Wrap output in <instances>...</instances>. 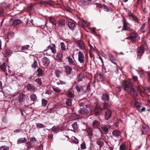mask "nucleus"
Listing matches in <instances>:
<instances>
[{
	"mask_svg": "<svg viewBox=\"0 0 150 150\" xmlns=\"http://www.w3.org/2000/svg\"><path fill=\"white\" fill-rule=\"evenodd\" d=\"M112 115L111 111L110 110H108L105 112V118L106 120H108L111 117Z\"/></svg>",
	"mask_w": 150,
	"mask_h": 150,
	"instance_id": "14",
	"label": "nucleus"
},
{
	"mask_svg": "<svg viewBox=\"0 0 150 150\" xmlns=\"http://www.w3.org/2000/svg\"><path fill=\"white\" fill-rule=\"evenodd\" d=\"M55 74L57 77L60 76V74H61V71L58 70H56L55 72Z\"/></svg>",
	"mask_w": 150,
	"mask_h": 150,
	"instance_id": "47",
	"label": "nucleus"
},
{
	"mask_svg": "<svg viewBox=\"0 0 150 150\" xmlns=\"http://www.w3.org/2000/svg\"><path fill=\"white\" fill-rule=\"evenodd\" d=\"M148 130V128L147 126H143L142 132L143 134H145Z\"/></svg>",
	"mask_w": 150,
	"mask_h": 150,
	"instance_id": "32",
	"label": "nucleus"
},
{
	"mask_svg": "<svg viewBox=\"0 0 150 150\" xmlns=\"http://www.w3.org/2000/svg\"><path fill=\"white\" fill-rule=\"evenodd\" d=\"M64 68L67 75H69L71 73L72 68L69 66H66Z\"/></svg>",
	"mask_w": 150,
	"mask_h": 150,
	"instance_id": "17",
	"label": "nucleus"
},
{
	"mask_svg": "<svg viewBox=\"0 0 150 150\" xmlns=\"http://www.w3.org/2000/svg\"><path fill=\"white\" fill-rule=\"evenodd\" d=\"M129 35V37L126 38V39H128L129 38H130L131 40L133 43L137 42L140 40V37L135 32H134L131 33H130Z\"/></svg>",
	"mask_w": 150,
	"mask_h": 150,
	"instance_id": "2",
	"label": "nucleus"
},
{
	"mask_svg": "<svg viewBox=\"0 0 150 150\" xmlns=\"http://www.w3.org/2000/svg\"><path fill=\"white\" fill-rule=\"evenodd\" d=\"M52 88L54 91L57 93H59L61 91V90L59 88L57 87H56L54 86H53Z\"/></svg>",
	"mask_w": 150,
	"mask_h": 150,
	"instance_id": "42",
	"label": "nucleus"
},
{
	"mask_svg": "<svg viewBox=\"0 0 150 150\" xmlns=\"http://www.w3.org/2000/svg\"><path fill=\"white\" fill-rule=\"evenodd\" d=\"M115 90L117 92H119L121 91V87L120 86H117L115 88Z\"/></svg>",
	"mask_w": 150,
	"mask_h": 150,
	"instance_id": "56",
	"label": "nucleus"
},
{
	"mask_svg": "<svg viewBox=\"0 0 150 150\" xmlns=\"http://www.w3.org/2000/svg\"><path fill=\"white\" fill-rule=\"evenodd\" d=\"M41 61L43 65L45 67L48 66L50 62V59L46 57L42 58Z\"/></svg>",
	"mask_w": 150,
	"mask_h": 150,
	"instance_id": "5",
	"label": "nucleus"
},
{
	"mask_svg": "<svg viewBox=\"0 0 150 150\" xmlns=\"http://www.w3.org/2000/svg\"><path fill=\"white\" fill-rule=\"evenodd\" d=\"M35 82L40 85L42 84V81L40 78L36 79L35 80Z\"/></svg>",
	"mask_w": 150,
	"mask_h": 150,
	"instance_id": "50",
	"label": "nucleus"
},
{
	"mask_svg": "<svg viewBox=\"0 0 150 150\" xmlns=\"http://www.w3.org/2000/svg\"><path fill=\"white\" fill-rule=\"evenodd\" d=\"M6 65L5 63H3L1 66V69L3 71H6Z\"/></svg>",
	"mask_w": 150,
	"mask_h": 150,
	"instance_id": "45",
	"label": "nucleus"
},
{
	"mask_svg": "<svg viewBox=\"0 0 150 150\" xmlns=\"http://www.w3.org/2000/svg\"><path fill=\"white\" fill-rule=\"evenodd\" d=\"M26 141V139L25 138H21L18 140L17 143L19 144L23 143L25 142Z\"/></svg>",
	"mask_w": 150,
	"mask_h": 150,
	"instance_id": "29",
	"label": "nucleus"
},
{
	"mask_svg": "<svg viewBox=\"0 0 150 150\" xmlns=\"http://www.w3.org/2000/svg\"><path fill=\"white\" fill-rule=\"evenodd\" d=\"M10 23H11L12 25L16 26L21 24V21L18 19H16L13 20H11Z\"/></svg>",
	"mask_w": 150,
	"mask_h": 150,
	"instance_id": "12",
	"label": "nucleus"
},
{
	"mask_svg": "<svg viewBox=\"0 0 150 150\" xmlns=\"http://www.w3.org/2000/svg\"><path fill=\"white\" fill-rule=\"evenodd\" d=\"M122 85L125 91L130 93L134 98H135L137 95L136 92L129 82L123 80L122 82Z\"/></svg>",
	"mask_w": 150,
	"mask_h": 150,
	"instance_id": "1",
	"label": "nucleus"
},
{
	"mask_svg": "<svg viewBox=\"0 0 150 150\" xmlns=\"http://www.w3.org/2000/svg\"><path fill=\"white\" fill-rule=\"evenodd\" d=\"M14 35V33L12 31H10L8 32L7 36V38L8 39H10L12 38L13 36Z\"/></svg>",
	"mask_w": 150,
	"mask_h": 150,
	"instance_id": "31",
	"label": "nucleus"
},
{
	"mask_svg": "<svg viewBox=\"0 0 150 150\" xmlns=\"http://www.w3.org/2000/svg\"><path fill=\"white\" fill-rule=\"evenodd\" d=\"M128 16L132 20L135 21L136 22H137L138 21V19L137 18L134 16V15L131 14H129Z\"/></svg>",
	"mask_w": 150,
	"mask_h": 150,
	"instance_id": "27",
	"label": "nucleus"
},
{
	"mask_svg": "<svg viewBox=\"0 0 150 150\" xmlns=\"http://www.w3.org/2000/svg\"><path fill=\"white\" fill-rule=\"evenodd\" d=\"M144 47L143 46L141 45L137 49V52L138 53V56H139L140 57H141L142 54L144 53Z\"/></svg>",
	"mask_w": 150,
	"mask_h": 150,
	"instance_id": "11",
	"label": "nucleus"
},
{
	"mask_svg": "<svg viewBox=\"0 0 150 150\" xmlns=\"http://www.w3.org/2000/svg\"><path fill=\"white\" fill-rule=\"evenodd\" d=\"M60 45L61 49L62 51H65L66 50L65 45L63 42H61L60 43Z\"/></svg>",
	"mask_w": 150,
	"mask_h": 150,
	"instance_id": "40",
	"label": "nucleus"
},
{
	"mask_svg": "<svg viewBox=\"0 0 150 150\" xmlns=\"http://www.w3.org/2000/svg\"><path fill=\"white\" fill-rule=\"evenodd\" d=\"M1 6L2 8L3 9L7 7L8 5L5 3H3L1 4Z\"/></svg>",
	"mask_w": 150,
	"mask_h": 150,
	"instance_id": "51",
	"label": "nucleus"
},
{
	"mask_svg": "<svg viewBox=\"0 0 150 150\" xmlns=\"http://www.w3.org/2000/svg\"><path fill=\"white\" fill-rule=\"evenodd\" d=\"M33 62L32 65L31 67L32 68L35 69L37 67V63L36 61L33 59Z\"/></svg>",
	"mask_w": 150,
	"mask_h": 150,
	"instance_id": "43",
	"label": "nucleus"
},
{
	"mask_svg": "<svg viewBox=\"0 0 150 150\" xmlns=\"http://www.w3.org/2000/svg\"><path fill=\"white\" fill-rule=\"evenodd\" d=\"M47 101L45 99L42 100V105L43 106H45L47 104Z\"/></svg>",
	"mask_w": 150,
	"mask_h": 150,
	"instance_id": "52",
	"label": "nucleus"
},
{
	"mask_svg": "<svg viewBox=\"0 0 150 150\" xmlns=\"http://www.w3.org/2000/svg\"><path fill=\"white\" fill-rule=\"evenodd\" d=\"M134 105L137 108V109L139 111L140 107L141 105V103L138 102L137 101H136Z\"/></svg>",
	"mask_w": 150,
	"mask_h": 150,
	"instance_id": "38",
	"label": "nucleus"
},
{
	"mask_svg": "<svg viewBox=\"0 0 150 150\" xmlns=\"http://www.w3.org/2000/svg\"><path fill=\"white\" fill-rule=\"evenodd\" d=\"M25 87L27 88V90L30 91H34L35 90V86L30 84L28 83L26 86Z\"/></svg>",
	"mask_w": 150,
	"mask_h": 150,
	"instance_id": "8",
	"label": "nucleus"
},
{
	"mask_svg": "<svg viewBox=\"0 0 150 150\" xmlns=\"http://www.w3.org/2000/svg\"><path fill=\"white\" fill-rule=\"evenodd\" d=\"M83 87L84 86H81L79 85H77L76 86V88L77 92L79 93L83 91L84 90L83 88Z\"/></svg>",
	"mask_w": 150,
	"mask_h": 150,
	"instance_id": "21",
	"label": "nucleus"
},
{
	"mask_svg": "<svg viewBox=\"0 0 150 150\" xmlns=\"http://www.w3.org/2000/svg\"><path fill=\"white\" fill-rule=\"evenodd\" d=\"M18 100L20 103L23 102L25 100L24 95L22 94H20L18 98Z\"/></svg>",
	"mask_w": 150,
	"mask_h": 150,
	"instance_id": "18",
	"label": "nucleus"
},
{
	"mask_svg": "<svg viewBox=\"0 0 150 150\" xmlns=\"http://www.w3.org/2000/svg\"><path fill=\"white\" fill-rule=\"evenodd\" d=\"M81 147L83 149H84L86 148V146L85 143H83L81 144Z\"/></svg>",
	"mask_w": 150,
	"mask_h": 150,
	"instance_id": "60",
	"label": "nucleus"
},
{
	"mask_svg": "<svg viewBox=\"0 0 150 150\" xmlns=\"http://www.w3.org/2000/svg\"><path fill=\"white\" fill-rule=\"evenodd\" d=\"M122 22L123 24V28L124 30L130 31V25L128 23L126 19L124 18L122 20Z\"/></svg>",
	"mask_w": 150,
	"mask_h": 150,
	"instance_id": "4",
	"label": "nucleus"
},
{
	"mask_svg": "<svg viewBox=\"0 0 150 150\" xmlns=\"http://www.w3.org/2000/svg\"><path fill=\"white\" fill-rule=\"evenodd\" d=\"M30 142L32 143H34L36 141V139L34 137H32L30 139Z\"/></svg>",
	"mask_w": 150,
	"mask_h": 150,
	"instance_id": "55",
	"label": "nucleus"
},
{
	"mask_svg": "<svg viewBox=\"0 0 150 150\" xmlns=\"http://www.w3.org/2000/svg\"><path fill=\"white\" fill-rule=\"evenodd\" d=\"M68 59L69 64L70 65H74L75 64V63L72 59L69 57H67L66 58Z\"/></svg>",
	"mask_w": 150,
	"mask_h": 150,
	"instance_id": "28",
	"label": "nucleus"
},
{
	"mask_svg": "<svg viewBox=\"0 0 150 150\" xmlns=\"http://www.w3.org/2000/svg\"><path fill=\"white\" fill-rule=\"evenodd\" d=\"M145 25L144 24H143L142 25L140 29L142 30V32L143 33L145 32V30H144Z\"/></svg>",
	"mask_w": 150,
	"mask_h": 150,
	"instance_id": "57",
	"label": "nucleus"
},
{
	"mask_svg": "<svg viewBox=\"0 0 150 150\" xmlns=\"http://www.w3.org/2000/svg\"><path fill=\"white\" fill-rule=\"evenodd\" d=\"M101 98L102 100L104 101H108L109 100V95L107 93H103Z\"/></svg>",
	"mask_w": 150,
	"mask_h": 150,
	"instance_id": "10",
	"label": "nucleus"
},
{
	"mask_svg": "<svg viewBox=\"0 0 150 150\" xmlns=\"http://www.w3.org/2000/svg\"><path fill=\"white\" fill-rule=\"evenodd\" d=\"M59 106L57 105H55L53 107L51 108L50 109V110L51 111H52V110L54 109H59Z\"/></svg>",
	"mask_w": 150,
	"mask_h": 150,
	"instance_id": "58",
	"label": "nucleus"
},
{
	"mask_svg": "<svg viewBox=\"0 0 150 150\" xmlns=\"http://www.w3.org/2000/svg\"><path fill=\"white\" fill-rule=\"evenodd\" d=\"M76 43L79 46V48L82 50H85V44L81 40H78L76 41Z\"/></svg>",
	"mask_w": 150,
	"mask_h": 150,
	"instance_id": "6",
	"label": "nucleus"
},
{
	"mask_svg": "<svg viewBox=\"0 0 150 150\" xmlns=\"http://www.w3.org/2000/svg\"><path fill=\"white\" fill-rule=\"evenodd\" d=\"M137 90L139 92L142 93L143 92V90H142V88L139 85L137 86Z\"/></svg>",
	"mask_w": 150,
	"mask_h": 150,
	"instance_id": "59",
	"label": "nucleus"
},
{
	"mask_svg": "<svg viewBox=\"0 0 150 150\" xmlns=\"http://www.w3.org/2000/svg\"><path fill=\"white\" fill-rule=\"evenodd\" d=\"M43 52L44 54L46 55H50L51 54V52L50 48H48V46L47 47V49L44 50Z\"/></svg>",
	"mask_w": 150,
	"mask_h": 150,
	"instance_id": "26",
	"label": "nucleus"
},
{
	"mask_svg": "<svg viewBox=\"0 0 150 150\" xmlns=\"http://www.w3.org/2000/svg\"><path fill=\"white\" fill-rule=\"evenodd\" d=\"M101 129L103 132L104 134H106L108 133L109 127L107 125H105L101 127Z\"/></svg>",
	"mask_w": 150,
	"mask_h": 150,
	"instance_id": "23",
	"label": "nucleus"
},
{
	"mask_svg": "<svg viewBox=\"0 0 150 150\" xmlns=\"http://www.w3.org/2000/svg\"><path fill=\"white\" fill-rule=\"evenodd\" d=\"M49 21L52 23V25L55 24L56 21L53 18L50 17L49 18Z\"/></svg>",
	"mask_w": 150,
	"mask_h": 150,
	"instance_id": "35",
	"label": "nucleus"
},
{
	"mask_svg": "<svg viewBox=\"0 0 150 150\" xmlns=\"http://www.w3.org/2000/svg\"><path fill=\"white\" fill-rule=\"evenodd\" d=\"M99 59L100 60L101 62L102 63V65H103V60L102 59V58L100 56H99Z\"/></svg>",
	"mask_w": 150,
	"mask_h": 150,
	"instance_id": "64",
	"label": "nucleus"
},
{
	"mask_svg": "<svg viewBox=\"0 0 150 150\" xmlns=\"http://www.w3.org/2000/svg\"><path fill=\"white\" fill-rule=\"evenodd\" d=\"M30 98L31 100L35 101L37 99V97L36 95L34 94H33L30 96Z\"/></svg>",
	"mask_w": 150,
	"mask_h": 150,
	"instance_id": "34",
	"label": "nucleus"
},
{
	"mask_svg": "<svg viewBox=\"0 0 150 150\" xmlns=\"http://www.w3.org/2000/svg\"><path fill=\"white\" fill-rule=\"evenodd\" d=\"M128 150V146L127 145L124 143H122L120 145V147L119 150Z\"/></svg>",
	"mask_w": 150,
	"mask_h": 150,
	"instance_id": "24",
	"label": "nucleus"
},
{
	"mask_svg": "<svg viewBox=\"0 0 150 150\" xmlns=\"http://www.w3.org/2000/svg\"><path fill=\"white\" fill-rule=\"evenodd\" d=\"M52 47H51L50 46H48V48H49L50 50L51 51V52L53 54H55L56 53L57 51L56 49V46L54 44H53L52 45Z\"/></svg>",
	"mask_w": 150,
	"mask_h": 150,
	"instance_id": "22",
	"label": "nucleus"
},
{
	"mask_svg": "<svg viewBox=\"0 0 150 150\" xmlns=\"http://www.w3.org/2000/svg\"><path fill=\"white\" fill-rule=\"evenodd\" d=\"M102 106L103 107V109H107L110 107V105L107 103H103Z\"/></svg>",
	"mask_w": 150,
	"mask_h": 150,
	"instance_id": "41",
	"label": "nucleus"
},
{
	"mask_svg": "<svg viewBox=\"0 0 150 150\" xmlns=\"http://www.w3.org/2000/svg\"><path fill=\"white\" fill-rule=\"evenodd\" d=\"M49 4V2L47 1H42L40 3V6L43 7H45L47 5Z\"/></svg>",
	"mask_w": 150,
	"mask_h": 150,
	"instance_id": "37",
	"label": "nucleus"
},
{
	"mask_svg": "<svg viewBox=\"0 0 150 150\" xmlns=\"http://www.w3.org/2000/svg\"><path fill=\"white\" fill-rule=\"evenodd\" d=\"M9 148L6 146H3L0 148V150H8Z\"/></svg>",
	"mask_w": 150,
	"mask_h": 150,
	"instance_id": "49",
	"label": "nucleus"
},
{
	"mask_svg": "<svg viewBox=\"0 0 150 150\" xmlns=\"http://www.w3.org/2000/svg\"><path fill=\"white\" fill-rule=\"evenodd\" d=\"M108 56L111 62L113 64L116 65V59L114 57L112 54H108Z\"/></svg>",
	"mask_w": 150,
	"mask_h": 150,
	"instance_id": "19",
	"label": "nucleus"
},
{
	"mask_svg": "<svg viewBox=\"0 0 150 150\" xmlns=\"http://www.w3.org/2000/svg\"><path fill=\"white\" fill-rule=\"evenodd\" d=\"M93 126L95 128H97L100 125V122L97 120H94L93 122Z\"/></svg>",
	"mask_w": 150,
	"mask_h": 150,
	"instance_id": "16",
	"label": "nucleus"
},
{
	"mask_svg": "<svg viewBox=\"0 0 150 150\" xmlns=\"http://www.w3.org/2000/svg\"><path fill=\"white\" fill-rule=\"evenodd\" d=\"M97 144L99 146L100 148L102 147L104 145V143L101 140H98L97 142Z\"/></svg>",
	"mask_w": 150,
	"mask_h": 150,
	"instance_id": "39",
	"label": "nucleus"
},
{
	"mask_svg": "<svg viewBox=\"0 0 150 150\" xmlns=\"http://www.w3.org/2000/svg\"><path fill=\"white\" fill-rule=\"evenodd\" d=\"M72 99L71 98L67 99L66 102V105L68 106H71L72 104Z\"/></svg>",
	"mask_w": 150,
	"mask_h": 150,
	"instance_id": "30",
	"label": "nucleus"
},
{
	"mask_svg": "<svg viewBox=\"0 0 150 150\" xmlns=\"http://www.w3.org/2000/svg\"><path fill=\"white\" fill-rule=\"evenodd\" d=\"M85 76L83 73H81L77 76V79L78 81H83L84 79Z\"/></svg>",
	"mask_w": 150,
	"mask_h": 150,
	"instance_id": "15",
	"label": "nucleus"
},
{
	"mask_svg": "<svg viewBox=\"0 0 150 150\" xmlns=\"http://www.w3.org/2000/svg\"><path fill=\"white\" fill-rule=\"evenodd\" d=\"M88 111L86 108H81L78 111V112L79 114L81 115H84L87 114L88 113Z\"/></svg>",
	"mask_w": 150,
	"mask_h": 150,
	"instance_id": "9",
	"label": "nucleus"
},
{
	"mask_svg": "<svg viewBox=\"0 0 150 150\" xmlns=\"http://www.w3.org/2000/svg\"><path fill=\"white\" fill-rule=\"evenodd\" d=\"M73 116L75 117V118H74L75 120L79 118V116L76 114H74Z\"/></svg>",
	"mask_w": 150,
	"mask_h": 150,
	"instance_id": "63",
	"label": "nucleus"
},
{
	"mask_svg": "<svg viewBox=\"0 0 150 150\" xmlns=\"http://www.w3.org/2000/svg\"><path fill=\"white\" fill-rule=\"evenodd\" d=\"M72 127L73 129L74 130H76L78 128L77 126V123L75 122L72 125Z\"/></svg>",
	"mask_w": 150,
	"mask_h": 150,
	"instance_id": "46",
	"label": "nucleus"
},
{
	"mask_svg": "<svg viewBox=\"0 0 150 150\" xmlns=\"http://www.w3.org/2000/svg\"><path fill=\"white\" fill-rule=\"evenodd\" d=\"M5 53L6 56H9L11 54L13 53V52L11 50L8 49L5 50Z\"/></svg>",
	"mask_w": 150,
	"mask_h": 150,
	"instance_id": "36",
	"label": "nucleus"
},
{
	"mask_svg": "<svg viewBox=\"0 0 150 150\" xmlns=\"http://www.w3.org/2000/svg\"><path fill=\"white\" fill-rule=\"evenodd\" d=\"M78 56V61L81 64H84L85 62V57L83 53L81 51H79Z\"/></svg>",
	"mask_w": 150,
	"mask_h": 150,
	"instance_id": "3",
	"label": "nucleus"
},
{
	"mask_svg": "<svg viewBox=\"0 0 150 150\" xmlns=\"http://www.w3.org/2000/svg\"><path fill=\"white\" fill-rule=\"evenodd\" d=\"M36 125L37 127L39 128H42L44 127V125L40 123H37Z\"/></svg>",
	"mask_w": 150,
	"mask_h": 150,
	"instance_id": "54",
	"label": "nucleus"
},
{
	"mask_svg": "<svg viewBox=\"0 0 150 150\" xmlns=\"http://www.w3.org/2000/svg\"><path fill=\"white\" fill-rule=\"evenodd\" d=\"M112 134L114 136L117 137L120 135L121 132L119 130H115L112 132Z\"/></svg>",
	"mask_w": 150,
	"mask_h": 150,
	"instance_id": "25",
	"label": "nucleus"
},
{
	"mask_svg": "<svg viewBox=\"0 0 150 150\" xmlns=\"http://www.w3.org/2000/svg\"><path fill=\"white\" fill-rule=\"evenodd\" d=\"M148 25L149 29V33H150V18L148 19Z\"/></svg>",
	"mask_w": 150,
	"mask_h": 150,
	"instance_id": "61",
	"label": "nucleus"
},
{
	"mask_svg": "<svg viewBox=\"0 0 150 150\" xmlns=\"http://www.w3.org/2000/svg\"><path fill=\"white\" fill-rule=\"evenodd\" d=\"M63 56V53L62 52H59L58 53L56 57L60 61H61L62 58Z\"/></svg>",
	"mask_w": 150,
	"mask_h": 150,
	"instance_id": "33",
	"label": "nucleus"
},
{
	"mask_svg": "<svg viewBox=\"0 0 150 150\" xmlns=\"http://www.w3.org/2000/svg\"><path fill=\"white\" fill-rule=\"evenodd\" d=\"M79 25L83 28H84L86 26H88L89 25V23L83 20L80 21L79 22Z\"/></svg>",
	"mask_w": 150,
	"mask_h": 150,
	"instance_id": "7",
	"label": "nucleus"
},
{
	"mask_svg": "<svg viewBox=\"0 0 150 150\" xmlns=\"http://www.w3.org/2000/svg\"><path fill=\"white\" fill-rule=\"evenodd\" d=\"M37 76H40L42 75V71L41 69L38 68L37 71Z\"/></svg>",
	"mask_w": 150,
	"mask_h": 150,
	"instance_id": "44",
	"label": "nucleus"
},
{
	"mask_svg": "<svg viewBox=\"0 0 150 150\" xmlns=\"http://www.w3.org/2000/svg\"><path fill=\"white\" fill-rule=\"evenodd\" d=\"M67 97L70 98H73L74 97V92L72 90L68 91L67 94Z\"/></svg>",
	"mask_w": 150,
	"mask_h": 150,
	"instance_id": "20",
	"label": "nucleus"
},
{
	"mask_svg": "<svg viewBox=\"0 0 150 150\" xmlns=\"http://www.w3.org/2000/svg\"><path fill=\"white\" fill-rule=\"evenodd\" d=\"M95 29L96 28H90V30H91L92 31L91 33L94 35L97 36V34L95 30Z\"/></svg>",
	"mask_w": 150,
	"mask_h": 150,
	"instance_id": "48",
	"label": "nucleus"
},
{
	"mask_svg": "<svg viewBox=\"0 0 150 150\" xmlns=\"http://www.w3.org/2000/svg\"><path fill=\"white\" fill-rule=\"evenodd\" d=\"M29 47L30 46L29 45L23 46L21 47V50H27Z\"/></svg>",
	"mask_w": 150,
	"mask_h": 150,
	"instance_id": "53",
	"label": "nucleus"
},
{
	"mask_svg": "<svg viewBox=\"0 0 150 150\" xmlns=\"http://www.w3.org/2000/svg\"><path fill=\"white\" fill-rule=\"evenodd\" d=\"M68 25L69 28L72 30H74L76 27L74 22H69Z\"/></svg>",
	"mask_w": 150,
	"mask_h": 150,
	"instance_id": "13",
	"label": "nucleus"
},
{
	"mask_svg": "<svg viewBox=\"0 0 150 150\" xmlns=\"http://www.w3.org/2000/svg\"><path fill=\"white\" fill-rule=\"evenodd\" d=\"M132 79L134 81H137V80L138 79V78H137V76L132 75Z\"/></svg>",
	"mask_w": 150,
	"mask_h": 150,
	"instance_id": "62",
	"label": "nucleus"
}]
</instances>
